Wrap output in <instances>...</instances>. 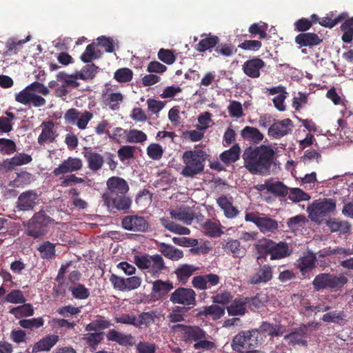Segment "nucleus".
Returning a JSON list of instances; mask_svg holds the SVG:
<instances>
[{
	"mask_svg": "<svg viewBox=\"0 0 353 353\" xmlns=\"http://www.w3.org/2000/svg\"><path fill=\"white\" fill-rule=\"evenodd\" d=\"M275 152L269 145L249 146L242 154L244 167L253 174L268 172L273 163Z\"/></svg>",
	"mask_w": 353,
	"mask_h": 353,
	"instance_id": "nucleus-1",
	"label": "nucleus"
},
{
	"mask_svg": "<svg viewBox=\"0 0 353 353\" xmlns=\"http://www.w3.org/2000/svg\"><path fill=\"white\" fill-rule=\"evenodd\" d=\"M54 220L43 210L35 212L26 222L23 223L25 234L34 239H43L50 230V225Z\"/></svg>",
	"mask_w": 353,
	"mask_h": 353,
	"instance_id": "nucleus-2",
	"label": "nucleus"
},
{
	"mask_svg": "<svg viewBox=\"0 0 353 353\" xmlns=\"http://www.w3.org/2000/svg\"><path fill=\"white\" fill-rule=\"evenodd\" d=\"M258 254L256 259L266 261L268 255L272 261L279 260L288 257L291 254L289 245L285 241L278 243L271 239H265L256 245Z\"/></svg>",
	"mask_w": 353,
	"mask_h": 353,
	"instance_id": "nucleus-3",
	"label": "nucleus"
},
{
	"mask_svg": "<svg viewBox=\"0 0 353 353\" xmlns=\"http://www.w3.org/2000/svg\"><path fill=\"white\" fill-rule=\"evenodd\" d=\"M207 154L201 149L185 151L182 156L184 166L181 174L185 177H194L203 172Z\"/></svg>",
	"mask_w": 353,
	"mask_h": 353,
	"instance_id": "nucleus-4",
	"label": "nucleus"
},
{
	"mask_svg": "<svg viewBox=\"0 0 353 353\" xmlns=\"http://www.w3.org/2000/svg\"><path fill=\"white\" fill-rule=\"evenodd\" d=\"M106 337L108 341L116 342L121 346L132 347L135 345L137 353H155L157 349L153 343L139 341L136 344L135 337L131 334H124L114 329L108 332Z\"/></svg>",
	"mask_w": 353,
	"mask_h": 353,
	"instance_id": "nucleus-5",
	"label": "nucleus"
},
{
	"mask_svg": "<svg viewBox=\"0 0 353 353\" xmlns=\"http://www.w3.org/2000/svg\"><path fill=\"white\" fill-rule=\"evenodd\" d=\"M259 332L256 330L243 331L236 334L232 341L233 350L240 353H259L256 350L261 345Z\"/></svg>",
	"mask_w": 353,
	"mask_h": 353,
	"instance_id": "nucleus-6",
	"label": "nucleus"
},
{
	"mask_svg": "<svg viewBox=\"0 0 353 353\" xmlns=\"http://www.w3.org/2000/svg\"><path fill=\"white\" fill-rule=\"evenodd\" d=\"M134 263L141 270H147L152 277L158 278L165 272L168 271L165 261L160 254L149 255L143 254L135 255Z\"/></svg>",
	"mask_w": 353,
	"mask_h": 353,
	"instance_id": "nucleus-7",
	"label": "nucleus"
},
{
	"mask_svg": "<svg viewBox=\"0 0 353 353\" xmlns=\"http://www.w3.org/2000/svg\"><path fill=\"white\" fill-rule=\"evenodd\" d=\"M347 281V278L343 274L335 275L329 273H321L315 276L312 284L316 292L324 289L337 290L342 288Z\"/></svg>",
	"mask_w": 353,
	"mask_h": 353,
	"instance_id": "nucleus-8",
	"label": "nucleus"
},
{
	"mask_svg": "<svg viewBox=\"0 0 353 353\" xmlns=\"http://www.w3.org/2000/svg\"><path fill=\"white\" fill-rule=\"evenodd\" d=\"M335 210L336 201L333 199L316 200L307 208L309 217L315 222H321L324 217L334 212Z\"/></svg>",
	"mask_w": 353,
	"mask_h": 353,
	"instance_id": "nucleus-9",
	"label": "nucleus"
},
{
	"mask_svg": "<svg viewBox=\"0 0 353 353\" xmlns=\"http://www.w3.org/2000/svg\"><path fill=\"white\" fill-rule=\"evenodd\" d=\"M196 294L192 288L179 287L170 295V301L173 304L186 307L188 310L196 305Z\"/></svg>",
	"mask_w": 353,
	"mask_h": 353,
	"instance_id": "nucleus-10",
	"label": "nucleus"
},
{
	"mask_svg": "<svg viewBox=\"0 0 353 353\" xmlns=\"http://www.w3.org/2000/svg\"><path fill=\"white\" fill-rule=\"evenodd\" d=\"M93 117L90 111L80 112L76 108H70L65 113L64 119L66 123L76 125L80 130H85Z\"/></svg>",
	"mask_w": 353,
	"mask_h": 353,
	"instance_id": "nucleus-11",
	"label": "nucleus"
},
{
	"mask_svg": "<svg viewBox=\"0 0 353 353\" xmlns=\"http://www.w3.org/2000/svg\"><path fill=\"white\" fill-rule=\"evenodd\" d=\"M245 220L254 223L262 232H274L278 228L277 221L263 214L248 212L245 214Z\"/></svg>",
	"mask_w": 353,
	"mask_h": 353,
	"instance_id": "nucleus-12",
	"label": "nucleus"
},
{
	"mask_svg": "<svg viewBox=\"0 0 353 353\" xmlns=\"http://www.w3.org/2000/svg\"><path fill=\"white\" fill-rule=\"evenodd\" d=\"M294 128L293 122L290 119L275 121L268 128V134L273 139H281L291 133Z\"/></svg>",
	"mask_w": 353,
	"mask_h": 353,
	"instance_id": "nucleus-13",
	"label": "nucleus"
},
{
	"mask_svg": "<svg viewBox=\"0 0 353 353\" xmlns=\"http://www.w3.org/2000/svg\"><path fill=\"white\" fill-rule=\"evenodd\" d=\"M121 225L127 230L145 232L148 230L149 224L143 216L128 215L122 219Z\"/></svg>",
	"mask_w": 353,
	"mask_h": 353,
	"instance_id": "nucleus-14",
	"label": "nucleus"
},
{
	"mask_svg": "<svg viewBox=\"0 0 353 353\" xmlns=\"http://www.w3.org/2000/svg\"><path fill=\"white\" fill-rule=\"evenodd\" d=\"M82 167L83 163L80 159L70 157L63 161L57 168H54L52 174L54 176H59L68 173L77 172L81 170Z\"/></svg>",
	"mask_w": 353,
	"mask_h": 353,
	"instance_id": "nucleus-15",
	"label": "nucleus"
},
{
	"mask_svg": "<svg viewBox=\"0 0 353 353\" xmlns=\"http://www.w3.org/2000/svg\"><path fill=\"white\" fill-rule=\"evenodd\" d=\"M174 331H181L183 338L186 341L197 342L199 340L205 338L206 333L198 326H189L183 324H176L172 326Z\"/></svg>",
	"mask_w": 353,
	"mask_h": 353,
	"instance_id": "nucleus-16",
	"label": "nucleus"
},
{
	"mask_svg": "<svg viewBox=\"0 0 353 353\" xmlns=\"http://www.w3.org/2000/svg\"><path fill=\"white\" fill-rule=\"evenodd\" d=\"M32 161V158L30 154L24 152L18 153L10 159L3 160L0 165V170L5 172L12 171L16 167L26 165Z\"/></svg>",
	"mask_w": 353,
	"mask_h": 353,
	"instance_id": "nucleus-17",
	"label": "nucleus"
},
{
	"mask_svg": "<svg viewBox=\"0 0 353 353\" xmlns=\"http://www.w3.org/2000/svg\"><path fill=\"white\" fill-rule=\"evenodd\" d=\"M38 194L34 190L22 192L18 197L17 208L20 211H32L36 206Z\"/></svg>",
	"mask_w": 353,
	"mask_h": 353,
	"instance_id": "nucleus-18",
	"label": "nucleus"
},
{
	"mask_svg": "<svg viewBox=\"0 0 353 353\" xmlns=\"http://www.w3.org/2000/svg\"><path fill=\"white\" fill-rule=\"evenodd\" d=\"M220 283V277L215 274H208L194 276L192 280V286L199 290H205Z\"/></svg>",
	"mask_w": 353,
	"mask_h": 353,
	"instance_id": "nucleus-19",
	"label": "nucleus"
},
{
	"mask_svg": "<svg viewBox=\"0 0 353 353\" xmlns=\"http://www.w3.org/2000/svg\"><path fill=\"white\" fill-rule=\"evenodd\" d=\"M83 154L90 170L96 172L102 168L105 159L101 154L90 148H85Z\"/></svg>",
	"mask_w": 353,
	"mask_h": 353,
	"instance_id": "nucleus-20",
	"label": "nucleus"
},
{
	"mask_svg": "<svg viewBox=\"0 0 353 353\" xmlns=\"http://www.w3.org/2000/svg\"><path fill=\"white\" fill-rule=\"evenodd\" d=\"M273 277V269L269 264L261 265L257 271L250 276L249 283L252 285L265 283L271 281Z\"/></svg>",
	"mask_w": 353,
	"mask_h": 353,
	"instance_id": "nucleus-21",
	"label": "nucleus"
},
{
	"mask_svg": "<svg viewBox=\"0 0 353 353\" xmlns=\"http://www.w3.org/2000/svg\"><path fill=\"white\" fill-rule=\"evenodd\" d=\"M265 65V62L261 59L254 57L245 61L242 65V70L248 77L256 79L260 77V70L264 68Z\"/></svg>",
	"mask_w": 353,
	"mask_h": 353,
	"instance_id": "nucleus-22",
	"label": "nucleus"
},
{
	"mask_svg": "<svg viewBox=\"0 0 353 353\" xmlns=\"http://www.w3.org/2000/svg\"><path fill=\"white\" fill-rule=\"evenodd\" d=\"M306 335L307 326L305 324H302L299 328L294 329L290 333L286 334L284 339L289 341L290 345L306 347L307 345V341L305 339Z\"/></svg>",
	"mask_w": 353,
	"mask_h": 353,
	"instance_id": "nucleus-23",
	"label": "nucleus"
},
{
	"mask_svg": "<svg viewBox=\"0 0 353 353\" xmlns=\"http://www.w3.org/2000/svg\"><path fill=\"white\" fill-rule=\"evenodd\" d=\"M107 186L110 196H114L119 194H125L129 190L128 183L119 176H112L107 181Z\"/></svg>",
	"mask_w": 353,
	"mask_h": 353,
	"instance_id": "nucleus-24",
	"label": "nucleus"
},
{
	"mask_svg": "<svg viewBox=\"0 0 353 353\" xmlns=\"http://www.w3.org/2000/svg\"><path fill=\"white\" fill-rule=\"evenodd\" d=\"M219 207L223 211L225 216L232 219L239 214V210L233 205L232 198H228L225 195H221L216 199Z\"/></svg>",
	"mask_w": 353,
	"mask_h": 353,
	"instance_id": "nucleus-25",
	"label": "nucleus"
},
{
	"mask_svg": "<svg viewBox=\"0 0 353 353\" xmlns=\"http://www.w3.org/2000/svg\"><path fill=\"white\" fill-rule=\"evenodd\" d=\"M173 288V283L169 280H156L152 282L151 296L158 300L165 296Z\"/></svg>",
	"mask_w": 353,
	"mask_h": 353,
	"instance_id": "nucleus-26",
	"label": "nucleus"
},
{
	"mask_svg": "<svg viewBox=\"0 0 353 353\" xmlns=\"http://www.w3.org/2000/svg\"><path fill=\"white\" fill-rule=\"evenodd\" d=\"M294 41L299 47L312 48L320 45L323 42V39L314 32H305L296 35Z\"/></svg>",
	"mask_w": 353,
	"mask_h": 353,
	"instance_id": "nucleus-27",
	"label": "nucleus"
},
{
	"mask_svg": "<svg viewBox=\"0 0 353 353\" xmlns=\"http://www.w3.org/2000/svg\"><path fill=\"white\" fill-rule=\"evenodd\" d=\"M201 37L202 39L195 47V50L199 52H205L208 50L211 51L213 48L215 49L216 46L220 41L217 36L211 34H202Z\"/></svg>",
	"mask_w": 353,
	"mask_h": 353,
	"instance_id": "nucleus-28",
	"label": "nucleus"
},
{
	"mask_svg": "<svg viewBox=\"0 0 353 353\" xmlns=\"http://www.w3.org/2000/svg\"><path fill=\"white\" fill-rule=\"evenodd\" d=\"M247 299L244 296L236 297L227 307L229 316H244L247 312Z\"/></svg>",
	"mask_w": 353,
	"mask_h": 353,
	"instance_id": "nucleus-29",
	"label": "nucleus"
},
{
	"mask_svg": "<svg viewBox=\"0 0 353 353\" xmlns=\"http://www.w3.org/2000/svg\"><path fill=\"white\" fill-rule=\"evenodd\" d=\"M171 217L175 220L182 221L190 225L192 222L194 214L189 207H181L170 211Z\"/></svg>",
	"mask_w": 353,
	"mask_h": 353,
	"instance_id": "nucleus-30",
	"label": "nucleus"
},
{
	"mask_svg": "<svg viewBox=\"0 0 353 353\" xmlns=\"http://www.w3.org/2000/svg\"><path fill=\"white\" fill-rule=\"evenodd\" d=\"M42 125H43V128L38 137V143L40 145H43L46 143L54 142L57 134L54 130V123L48 121V123H43Z\"/></svg>",
	"mask_w": 353,
	"mask_h": 353,
	"instance_id": "nucleus-31",
	"label": "nucleus"
},
{
	"mask_svg": "<svg viewBox=\"0 0 353 353\" xmlns=\"http://www.w3.org/2000/svg\"><path fill=\"white\" fill-rule=\"evenodd\" d=\"M225 314V307L220 306L216 304H212L210 306H204L199 310L197 312L196 316H210L214 320H218L221 319Z\"/></svg>",
	"mask_w": 353,
	"mask_h": 353,
	"instance_id": "nucleus-32",
	"label": "nucleus"
},
{
	"mask_svg": "<svg viewBox=\"0 0 353 353\" xmlns=\"http://www.w3.org/2000/svg\"><path fill=\"white\" fill-rule=\"evenodd\" d=\"M158 249L162 255L172 261H178L183 257L182 250L170 244L160 243L158 245Z\"/></svg>",
	"mask_w": 353,
	"mask_h": 353,
	"instance_id": "nucleus-33",
	"label": "nucleus"
},
{
	"mask_svg": "<svg viewBox=\"0 0 353 353\" xmlns=\"http://www.w3.org/2000/svg\"><path fill=\"white\" fill-rule=\"evenodd\" d=\"M59 340V336L55 334H48L39 340L32 347L33 352L49 351Z\"/></svg>",
	"mask_w": 353,
	"mask_h": 353,
	"instance_id": "nucleus-34",
	"label": "nucleus"
},
{
	"mask_svg": "<svg viewBox=\"0 0 353 353\" xmlns=\"http://www.w3.org/2000/svg\"><path fill=\"white\" fill-rule=\"evenodd\" d=\"M316 261V255L314 253L309 252L304 256L299 258L297 261V267L303 275L306 272L310 271L315 268Z\"/></svg>",
	"mask_w": 353,
	"mask_h": 353,
	"instance_id": "nucleus-35",
	"label": "nucleus"
},
{
	"mask_svg": "<svg viewBox=\"0 0 353 353\" xmlns=\"http://www.w3.org/2000/svg\"><path fill=\"white\" fill-rule=\"evenodd\" d=\"M256 330L259 332V338L261 334H265L270 336H279L283 333V329L281 325L272 324L267 321L263 322L259 327Z\"/></svg>",
	"mask_w": 353,
	"mask_h": 353,
	"instance_id": "nucleus-36",
	"label": "nucleus"
},
{
	"mask_svg": "<svg viewBox=\"0 0 353 353\" xmlns=\"http://www.w3.org/2000/svg\"><path fill=\"white\" fill-rule=\"evenodd\" d=\"M241 136L243 139L249 141L254 144L259 143L264 138V135L259 129L252 126H245L241 131Z\"/></svg>",
	"mask_w": 353,
	"mask_h": 353,
	"instance_id": "nucleus-37",
	"label": "nucleus"
},
{
	"mask_svg": "<svg viewBox=\"0 0 353 353\" xmlns=\"http://www.w3.org/2000/svg\"><path fill=\"white\" fill-rule=\"evenodd\" d=\"M222 248L226 253H230L234 257H241L245 254L244 250L241 247L240 242L231 238H229L225 243H222Z\"/></svg>",
	"mask_w": 353,
	"mask_h": 353,
	"instance_id": "nucleus-38",
	"label": "nucleus"
},
{
	"mask_svg": "<svg viewBox=\"0 0 353 353\" xmlns=\"http://www.w3.org/2000/svg\"><path fill=\"white\" fill-rule=\"evenodd\" d=\"M103 332H88L83 335L82 340L85 341V344L90 347L92 351L97 349L98 345L104 339Z\"/></svg>",
	"mask_w": 353,
	"mask_h": 353,
	"instance_id": "nucleus-39",
	"label": "nucleus"
},
{
	"mask_svg": "<svg viewBox=\"0 0 353 353\" xmlns=\"http://www.w3.org/2000/svg\"><path fill=\"white\" fill-rule=\"evenodd\" d=\"M197 268L189 264L180 265L174 271L177 280L185 284L188 279L197 270Z\"/></svg>",
	"mask_w": 353,
	"mask_h": 353,
	"instance_id": "nucleus-40",
	"label": "nucleus"
},
{
	"mask_svg": "<svg viewBox=\"0 0 353 353\" xmlns=\"http://www.w3.org/2000/svg\"><path fill=\"white\" fill-rule=\"evenodd\" d=\"M241 148L239 144L236 143L229 150L223 152L220 154L221 161L225 164H230L239 159Z\"/></svg>",
	"mask_w": 353,
	"mask_h": 353,
	"instance_id": "nucleus-41",
	"label": "nucleus"
},
{
	"mask_svg": "<svg viewBox=\"0 0 353 353\" xmlns=\"http://www.w3.org/2000/svg\"><path fill=\"white\" fill-rule=\"evenodd\" d=\"M202 228L205 235L210 237H219L223 234L219 221H213L208 219L202 224Z\"/></svg>",
	"mask_w": 353,
	"mask_h": 353,
	"instance_id": "nucleus-42",
	"label": "nucleus"
},
{
	"mask_svg": "<svg viewBox=\"0 0 353 353\" xmlns=\"http://www.w3.org/2000/svg\"><path fill=\"white\" fill-rule=\"evenodd\" d=\"M264 188L279 196H285L288 194V188L281 181L265 182Z\"/></svg>",
	"mask_w": 353,
	"mask_h": 353,
	"instance_id": "nucleus-43",
	"label": "nucleus"
},
{
	"mask_svg": "<svg viewBox=\"0 0 353 353\" xmlns=\"http://www.w3.org/2000/svg\"><path fill=\"white\" fill-rule=\"evenodd\" d=\"M10 314L14 315L17 319H21L24 316H30L34 314V309L30 303H22L21 305L12 307Z\"/></svg>",
	"mask_w": 353,
	"mask_h": 353,
	"instance_id": "nucleus-44",
	"label": "nucleus"
},
{
	"mask_svg": "<svg viewBox=\"0 0 353 353\" xmlns=\"http://www.w3.org/2000/svg\"><path fill=\"white\" fill-rule=\"evenodd\" d=\"M157 317L155 311L143 312L139 315L138 319L136 318V327H141L144 326L149 327L154 322Z\"/></svg>",
	"mask_w": 353,
	"mask_h": 353,
	"instance_id": "nucleus-45",
	"label": "nucleus"
},
{
	"mask_svg": "<svg viewBox=\"0 0 353 353\" xmlns=\"http://www.w3.org/2000/svg\"><path fill=\"white\" fill-rule=\"evenodd\" d=\"M55 247L54 243L46 241L39 245L37 250L40 252L43 259H50L56 255Z\"/></svg>",
	"mask_w": 353,
	"mask_h": 353,
	"instance_id": "nucleus-46",
	"label": "nucleus"
},
{
	"mask_svg": "<svg viewBox=\"0 0 353 353\" xmlns=\"http://www.w3.org/2000/svg\"><path fill=\"white\" fill-rule=\"evenodd\" d=\"M68 290L71 292L73 298L79 300L86 299L90 294L89 289L79 283L75 286H70Z\"/></svg>",
	"mask_w": 353,
	"mask_h": 353,
	"instance_id": "nucleus-47",
	"label": "nucleus"
},
{
	"mask_svg": "<svg viewBox=\"0 0 353 353\" xmlns=\"http://www.w3.org/2000/svg\"><path fill=\"white\" fill-rule=\"evenodd\" d=\"M161 222L165 229L172 232L179 234H189L190 233L189 228L178 225L168 219H161Z\"/></svg>",
	"mask_w": 353,
	"mask_h": 353,
	"instance_id": "nucleus-48",
	"label": "nucleus"
},
{
	"mask_svg": "<svg viewBox=\"0 0 353 353\" xmlns=\"http://www.w3.org/2000/svg\"><path fill=\"white\" fill-rule=\"evenodd\" d=\"M111 199L113 206L119 210H127L131 206V199L125 194L112 196Z\"/></svg>",
	"mask_w": 353,
	"mask_h": 353,
	"instance_id": "nucleus-49",
	"label": "nucleus"
},
{
	"mask_svg": "<svg viewBox=\"0 0 353 353\" xmlns=\"http://www.w3.org/2000/svg\"><path fill=\"white\" fill-rule=\"evenodd\" d=\"M123 101V95L121 92H113L108 94L105 99V103L111 110H117L120 108V103Z\"/></svg>",
	"mask_w": 353,
	"mask_h": 353,
	"instance_id": "nucleus-50",
	"label": "nucleus"
},
{
	"mask_svg": "<svg viewBox=\"0 0 353 353\" xmlns=\"http://www.w3.org/2000/svg\"><path fill=\"white\" fill-rule=\"evenodd\" d=\"M98 69L99 68L93 63L87 64L82 68L78 74H77V77L82 80H92L97 73Z\"/></svg>",
	"mask_w": 353,
	"mask_h": 353,
	"instance_id": "nucleus-51",
	"label": "nucleus"
},
{
	"mask_svg": "<svg viewBox=\"0 0 353 353\" xmlns=\"http://www.w3.org/2000/svg\"><path fill=\"white\" fill-rule=\"evenodd\" d=\"M186 307L176 306L168 315V319L170 323H179L185 321V313L188 311Z\"/></svg>",
	"mask_w": 353,
	"mask_h": 353,
	"instance_id": "nucleus-52",
	"label": "nucleus"
},
{
	"mask_svg": "<svg viewBox=\"0 0 353 353\" xmlns=\"http://www.w3.org/2000/svg\"><path fill=\"white\" fill-rule=\"evenodd\" d=\"M126 141L128 143H142L147 140V135L141 130L137 129L130 130L127 133Z\"/></svg>",
	"mask_w": 353,
	"mask_h": 353,
	"instance_id": "nucleus-53",
	"label": "nucleus"
},
{
	"mask_svg": "<svg viewBox=\"0 0 353 353\" xmlns=\"http://www.w3.org/2000/svg\"><path fill=\"white\" fill-rule=\"evenodd\" d=\"M17 151L16 143L12 140L6 138L0 139V153L3 155H11Z\"/></svg>",
	"mask_w": 353,
	"mask_h": 353,
	"instance_id": "nucleus-54",
	"label": "nucleus"
},
{
	"mask_svg": "<svg viewBox=\"0 0 353 353\" xmlns=\"http://www.w3.org/2000/svg\"><path fill=\"white\" fill-rule=\"evenodd\" d=\"M133 77L132 70L128 68H122L116 70L114 74V79L119 83L130 82Z\"/></svg>",
	"mask_w": 353,
	"mask_h": 353,
	"instance_id": "nucleus-55",
	"label": "nucleus"
},
{
	"mask_svg": "<svg viewBox=\"0 0 353 353\" xmlns=\"http://www.w3.org/2000/svg\"><path fill=\"white\" fill-rule=\"evenodd\" d=\"M288 199L293 202L305 201L310 199V196L300 188L290 189Z\"/></svg>",
	"mask_w": 353,
	"mask_h": 353,
	"instance_id": "nucleus-56",
	"label": "nucleus"
},
{
	"mask_svg": "<svg viewBox=\"0 0 353 353\" xmlns=\"http://www.w3.org/2000/svg\"><path fill=\"white\" fill-rule=\"evenodd\" d=\"M147 154L152 160H159L163 154V149L159 143H150L147 148Z\"/></svg>",
	"mask_w": 353,
	"mask_h": 353,
	"instance_id": "nucleus-57",
	"label": "nucleus"
},
{
	"mask_svg": "<svg viewBox=\"0 0 353 353\" xmlns=\"http://www.w3.org/2000/svg\"><path fill=\"white\" fill-rule=\"evenodd\" d=\"M5 299L8 303L14 304L24 303L26 301L23 292L20 290H12L7 294Z\"/></svg>",
	"mask_w": 353,
	"mask_h": 353,
	"instance_id": "nucleus-58",
	"label": "nucleus"
},
{
	"mask_svg": "<svg viewBox=\"0 0 353 353\" xmlns=\"http://www.w3.org/2000/svg\"><path fill=\"white\" fill-rule=\"evenodd\" d=\"M248 306L251 310L259 309L265 305V298L261 294H256L254 296H246Z\"/></svg>",
	"mask_w": 353,
	"mask_h": 353,
	"instance_id": "nucleus-59",
	"label": "nucleus"
},
{
	"mask_svg": "<svg viewBox=\"0 0 353 353\" xmlns=\"http://www.w3.org/2000/svg\"><path fill=\"white\" fill-rule=\"evenodd\" d=\"M345 313L343 311L334 310L323 315L321 320L326 323H339L340 321L344 319Z\"/></svg>",
	"mask_w": 353,
	"mask_h": 353,
	"instance_id": "nucleus-60",
	"label": "nucleus"
},
{
	"mask_svg": "<svg viewBox=\"0 0 353 353\" xmlns=\"http://www.w3.org/2000/svg\"><path fill=\"white\" fill-rule=\"evenodd\" d=\"M34 180L33 175L27 171H21L17 173V177L13 181L14 185L19 187L30 184Z\"/></svg>",
	"mask_w": 353,
	"mask_h": 353,
	"instance_id": "nucleus-61",
	"label": "nucleus"
},
{
	"mask_svg": "<svg viewBox=\"0 0 353 353\" xmlns=\"http://www.w3.org/2000/svg\"><path fill=\"white\" fill-rule=\"evenodd\" d=\"M135 148L131 145H123L121 147L118 151V157L121 161L124 162L125 160L133 159L134 157Z\"/></svg>",
	"mask_w": 353,
	"mask_h": 353,
	"instance_id": "nucleus-62",
	"label": "nucleus"
},
{
	"mask_svg": "<svg viewBox=\"0 0 353 353\" xmlns=\"http://www.w3.org/2000/svg\"><path fill=\"white\" fill-rule=\"evenodd\" d=\"M347 17V14L342 13L334 19L330 17H323L319 21V24L323 27L332 28L334 27L337 23L343 21Z\"/></svg>",
	"mask_w": 353,
	"mask_h": 353,
	"instance_id": "nucleus-63",
	"label": "nucleus"
},
{
	"mask_svg": "<svg viewBox=\"0 0 353 353\" xmlns=\"http://www.w3.org/2000/svg\"><path fill=\"white\" fill-rule=\"evenodd\" d=\"M157 56L159 59L168 65L172 64L176 60V56L171 50L161 48Z\"/></svg>",
	"mask_w": 353,
	"mask_h": 353,
	"instance_id": "nucleus-64",
	"label": "nucleus"
}]
</instances>
